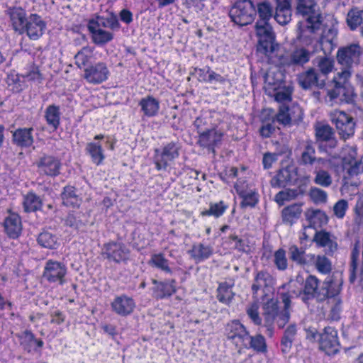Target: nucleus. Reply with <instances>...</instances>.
<instances>
[{
	"mask_svg": "<svg viewBox=\"0 0 363 363\" xmlns=\"http://www.w3.org/2000/svg\"><path fill=\"white\" fill-rule=\"evenodd\" d=\"M297 12L303 16V19L298 23V38L306 45L314 44L315 51L318 47L323 50L324 55L317 56L313 60V64L322 75L326 76L333 72L335 61L327 54L323 46L324 43H327L329 46L328 52H330L336 31L329 29L327 35L323 33V17L314 0H297Z\"/></svg>",
	"mask_w": 363,
	"mask_h": 363,
	"instance_id": "obj_1",
	"label": "nucleus"
},
{
	"mask_svg": "<svg viewBox=\"0 0 363 363\" xmlns=\"http://www.w3.org/2000/svg\"><path fill=\"white\" fill-rule=\"evenodd\" d=\"M361 52V48L357 44H351L338 50L337 62L346 68L337 72L333 80L335 87L328 90L327 95L330 101L350 103L353 101L354 89L349 82L351 77L350 67L359 62Z\"/></svg>",
	"mask_w": 363,
	"mask_h": 363,
	"instance_id": "obj_2",
	"label": "nucleus"
},
{
	"mask_svg": "<svg viewBox=\"0 0 363 363\" xmlns=\"http://www.w3.org/2000/svg\"><path fill=\"white\" fill-rule=\"evenodd\" d=\"M298 281H303V289L298 293V296L305 303L316 299L322 302L333 298L341 291L342 280L336 277H327L319 288V279L314 275H308L303 279L301 276L296 277Z\"/></svg>",
	"mask_w": 363,
	"mask_h": 363,
	"instance_id": "obj_3",
	"label": "nucleus"
},
{
	"mask_svg": "<svg viewBox=\"0 0 363 363\" xmlns=\"http://www.w3.org/2000/svg\"><path fill=\"white\" fill-rule=\"evenodd\" d=\"M290 303L291 296L288 293H279L278 298H271L264 303L263 306L264 326L269 336L273 334L274 321H277L280 328L284 327L289 321Z\"/></svg>",
	"mask_w": 363,
	"mask_h": 363,
	"instance_id": "obj_4",
	"label": "nucleus"
},
{
	"mask_svg": "<svg viewBox=\"0 0 363 363\" xmlns=\"http://www.w3.org/2000/svg\"><path fill=\"white\" fill-rule=\"evenodd\" d=\"M341 169L344 179H358L357 176L363 173V155L357 156L356 147L343 148Z\"/></svg>",
	"mask_w": 363,
	"mask_h": 363,
	"instance_id": "obj_5",
	"label": "nucleus"
},
{
	"mask_svg": "<svg viewBox=\"0 0 363 363\" xmlns=\"http://www.w3.org/2000/svg\"><path fill=\"white\" fill-rule=\"evenodd\" d=\"M255 8L250 0L237 1L229 11L231 21L239 26L250 24L255 19Z\"/></svg>",
	"mask_w": 363,
	"mask_h": 363,
	"instance_id": "obj_6",
	"label": "nucleus"
},
{
	"mask_svg": "<svg viewBox=\"0 0 363 363\" xmlns=\"http://www.w3.org/2000/svg\"><path fill=\"white\" fill-rule=\"evenodd\" d=\"M179 147L174 143H169L162 148H156L153 155L156 169L166 170L170 163L179 156Z\"/></svg>",
	"mask_w": 363,
	"mask_h": 363,
	"instance_id": "obj_7",
	"label": "nucleus"
},
{
	"mask_svg": "<svg viewBox=\"0 0 363 363\" xmlns=\"http://www.w3.org/2000/svg\"><path fill=\"white\" fill-rule=\"evenodd\" d=\"M225 330L227 339L237 347L243 348L248 343L250 333L239 320H234L228 323Z\"/></svg>",
	"mask_w": 363,
	"mask_h": 363,
	"instance_id": "obj_8",
	"label": "nucleus"
},
{
	"mask_svg": "<svg viewBox=\"0 0 363 363\" xmlns=\"http://www.w3.org/2000/svg\"><path fill=\"white\" fill-rule=\"evenodd\" d=\"M330 118L342 138L347 139L354 135L355 123L352 116L342 111L335 110L330 113Z\"/></svg>",
	"mask_w": 363,
	"mask_h": 363,
	"instance_id": "obj_9",
	"label": "nucleus"
},
{
	"mask_svg": "<svg viewBox=\"0 0 363 363\" xmlns=\"http://www.w3.org/2000/svg\"><path fill=\"white\" fill-rule=\"evenodd\" d=\"M110 72L104 62H99L84 68V79L89 84H99L106 81Z\"/></svg>",
	"mask_w": 363,
	"mask_h": 363,
	"instance_id": "obj_10",
	"label": "nucleus"
},
{
	"mask_svg": "<svg viewBox=\"0 0 363 363\" xmlns=\"http://www.w3.org/2000/svg\"><path fill=\"white\" fill-rule=\"evenodd\" d=\"M130 252L128 247L121 242H110L104 244L103 247V254L108 260L115 263L126 261Z\"/></svg>",
	"mask_w": 363,
	"mask_h": 363,
	"instance_id": "obj_11",
	"label": "nucleus"
},
{
	"mask_svg": "<svg viewBox=\"0 0 363 363\" xmlns=\"http://www.w3.org/2000/svg\"><path fill=\"white\" fill-rule=\"evenodd\" d=\"M67 274V267L62 262L49 259L46 262L43 276L49 282L63 284Z\"/></svg>",
	"mask_w": 363,
	"mask_h": 363,
	"instance_id": "obj_12",
	"label": "nucleus"
},
{
	"mask_svg": "<svg viewBox=\"0 0 363 363\" xmlns=\"http://www.w3.org/2000/svg\"><path fill=\"white\" fill-rule=\"evenodd\" d=\"M319 337L320 349L328 355L336 354L339 350L337 332L332 327H326Z\"/></svg>",
	"mask_w": 363,
	"mask_h": 363,
	"instance_id": "obj_13",
	"label": "nucleus"
},
{
	"mask_svg": "<svg viewBox=\"0 0 363 363\" xmlns=\"http://www.w3.org/2000/svg\"><path fill=\"white\" fill-rule=\"evenodd\" d=\"M35 164L41 174L56 177L60 174L61 162L52 155H43L39 157Z\"/></svg>",
	"mask_w": 363,
	"mask_h": 363,
	"instance_id": "obj_14",
	"label": "nucleus"
},
{
	"mask_svg": "<svg viewBox=\"0 0 363 363\" xmlns=\"http://www.w3.org/2000/svg\"><path fill=\"white\" fill-rule=\"evenodd\" d=\"M46 23L38 14H30L26 22L23 33L32 40H38L44 33Z\"/></svg>",
	"mask_w": 363,
	"mask_h": 363,
	"instance_id": "obj_15",
	"label": "nucleus"
},
{
	"mask_svg": "<svg viewBox=\"0 0 363 363\" xmlns=\"http://www.w3.org/2000/svg\"><path fill=\"white\" fill-rule=\"evenodd\" d=\"M256 33L259 38V49L262 48L264 52L272 47L274 35L269 21H257L255 25Z\"/></svg>",
	"mask_w": 363,
	"mask_h": 363,
	"instance_id": "obj_16",
	"label": "nucleus"
},
{
	"mask_svg": "<svg viewBox=\"0 0 363 363\" xmlns=\"http://www.w3.org/2000/svg\"><path fill=\"white\" fill-rule=\"evenodd\" d=\"M135 306L134 299L124 294L116 296L111 303L112 311L121 317H126L133 313Z\"/></svg>",
	"mask_w": 363,
	"mask_h": 363,
	"instance_id": "obj_17",
	"label": "nucleus"
},
{
	"mask_svg": "<svg viewBox=\"0 0 363 363\" xmlns=\"http://www.w3.org/2000/svg\"><path fill=\"white\" fill-rule=\"evenodd\" d=\"M223 132L213 128L199 133L198 143L201 147L208 148L214 152V148L222 140Z\"/></svg>",
	"mask_w": 363,
	"mask_h": 363,
	"instance_id": "obj_18",
	"label": "nucleus"
},
{
	"mask_svg": "<svg viewBox=\"0 0 363 363\" xmlns=\"http://www.w3.org/2000/svg\"><path fill=\"white\" fill-rule=\"evenodd\" d=\"M275 284L274 278L267 271L257 272L254 278V282L252 285V291L255 297L259 290L268 291Z\"/></svg>",
	"mask_w": 363,
	"mask_h": 363,
	"instance_id": "obj_19",
	"label": "nucleus"
},
{
	"mask_svg": "<svg viewBox=\"0 0 363 363\" xmlns=\"http://www.w3.org/2000/svg\"><path fill=\"white\" fill-rule=\"evenodd\" d=\"M300 163L304 165H321L326 167L328 160L323 158H317L315 157V150L314 145L311 143H306L303 147Z\"/></svg>",
	"mask_w": 363,
	"mask_h": 363,
	"instance_id": "obj_20",
	"label": "nucleus"
},
{
	"mask_svg": "<svg viewBox=\"0 0 363 363\" xmlns=\"http://www.w3.org/2000/svg\"><path fill=\"white\" fill-rule=\"evenodd\" d=\"M87 28L91 33L92 42L96 45H104L113 39V33L99 28L96 23H88Z\"/></svg>",
	"mask_w": 363,
	"mask_h": 363,
	"instance_id": "obj_21",
	"label": "nucleus"
},
{
	"mask_svg": "<svg viewBox=\"0 0 363 363\" xmlns=\"http://www.w3.org/2000/svg\"><path fill=\"white\" fill-rule=\"evenodd\" d=\"M155 285L153 288L152 296L157 299H163L170 297L176 292V281L174 279L157 281L153 280Z\"/></svg>",
	"mask_w": 363,
	"mask_h": 363,
	"instance_id": "obj_22",
	"label": "nucleus"
},
{
	"mask_svg": "<svg viewBox=\"0 0 363 363\" xmlns=\"http://www.w3.org/2000/svg\"><path fill=\"white\" fill-rule=\"evenodd\" d=\"M33 131L32 128L16 129L12 133L13 143L21 148L30 147L34 141Z\"/></svg>",
	"mask_w": 363,
	"mask_h": 363,
	"instance_id": "obj_23",
	"label": "nucleus"
},
{
	"mask_svg": "<svg viewBox=\"0 0 363 363\" xmlns=\"http://www.w3.org/2000/svg\"><path fill=\"white\" fill-rule=\"evenodd\" d=\"M298 79L300 86L305 89L324 86V80H320L318 78L315 68H310L306 72L301 73Z\"/></svg>",
	"mask_w": 363,
	"mask_h": 363,
	"instance_id": "obj_24",
	"label": "nucleus"
},
{
	"mask_svg": "<svg viewBox=\"0 0 363 363\" xmlns=\"http://www.w3.org/2000/svg\"><path fill=\"white\" fill-rule=\"evenodd\" d=\"M313 240L318 247H326L327 253H333L337 248L335 237L325 230L317 231Z\"/></svg>",
	"mask_w": 363,
	"mask_h": 363,
	"instance_id": "obj_25",
	"label": "nucleus"
},
{
	"mask_svg": "<svg viewBox=\"0 0 363 363\" xmlns=\"http://www.w3.org/2000/svg\"><path fill=\"white\" fill-rule=\"evenodd\" d=\"M289 259L300 266H311L313 259V254L306 253L305 250L293 245L289 247Z\"/></svg>",
	"mask_w": 363,
	"mask_h": 363,
	"instance_id": "obj_26",
	"label": "nucleus"
},
{
	"mask_svg": "<svg viewBox=\"0 0 363 363\" xmlns=\"http://www.w3.org/2000/svg\"><path fill=\"white\" fill-rule=\"evenodd\" d=\"M301 111L298 106L290 108L286 105H281L277 114V121L284 125L289 124L293 120L296 121L300 117Z\"/></svg>",
	"mask_w": 363,
	"mask_h": 363,
	"instance_id": "obj_27",
	"label": "nucleus"
},
{
	"mask_svg": "<svg viewBox=\"0 0 363 363\" xmlns=\"http://www.w3.org/2000/svg\"><path fill=\"white\" fill-rule=\"evenodd\" d=\"M302 203H296L284 208L281 211V218L284 224L292 225L301 217Z\"/></svg>",
	"mask_w": 363,
	"mask_h": 363,
	"instance_id": "obj_28",
	"label": "nucleus"
},
{
	"mask_svg": "<svg viewBox=\"0 0 363 363\" xmlns=\"http://www.w3.org/2000/svg\"><path fill=\"white\" fill-rule=\"evenodd\" d=\"M143 116L151 118L157 115L160 110L159 101L152 96H147L140 99L138 104Z\"/></svg>",
	"mask_w": 363,
	"mask_h": 363,
	"instance_id": "obj_29",
	"label": "nucleus"
},
{
	"mask_svg": "<svg viewBox=\"0 0 363 363\" xmlns=\"http://www.w3.org/2000/svg\"><path fill=\"white\" fill-rule=\"evenodd\" d=\"M274 18L278 23L285 25L291 21V9L289 0H276Z\"/></svg>",
	"mask_w": 363,
	"mask_h": 363,
	"instance_id": "obj_30",
	"label": "nucleus"
},
{
	"mask_svg": "<svg viewBox=\"0 0 363 363\" xmlns=\"http://www.w3.org/2000/svg\"><path fill=\"white\" fill-rule=\"evenodd\" d=\"M311 58V52L304 48H296L284 61V65L303 66Z\"/></svg>",
	"mask_w": 363,
	"mask_h": 363,
	"instance_id": "obj_31",
	"label": "nucleus"
},
{
	"mask_svg": "<svg viewBox=\"0 0 363 363\" xmlns=\"http://www.w3.org/2000/svg\"><path fill=\"white\" fill-rule=\"evenodd\" d=\"M9 15L14 30L23 33V28L28 18L25 10L21 7H13L10 9Z\"/></svg>",
	"mask_w": 363,
	"mask_h": 363,
	"instance_id": "obj_32",
	"label": "nucleus"
},
{
	"mask_svg": "<svg viewBox=\"0 0 363 363\" xmlns=\"http://www.w3.org/2000/svg\"><path fill=\"white\" fill-rule=\"evenodd\" d=\"M305 216L309 223V227L313 228L322 227L328 220L325 213L319 209H308L306 211Z\"/></svg>",
	"mask_w": 363,
	"mask_h": 363,
	"instance_id": "obj_33",
	"label": "nucleus"
},
{
	"mask_svg": "<svg viewBox=\"0 0 363 363\" xmlns=\"http://www.w3.org/2000/svg\"><path fill=\"white\" fill-rule=\"evenodd\" d=\"M237 193L242 199L240 203L242 208H253L259 201V194L255 189H251L248 191H244L241 186H238Z\"/></svg>",
	"mask_w": 363,
	"mask_h": 363,
	"instance_id": "obj_34",
	"label": "nucleus"
},
{
	"mask_svg": "<svg viewBox=\"0 0 363 363\" xmlns=\"http://www.w3.org/2000/svg\"><path fill=\"white\" fill-rule=\"evenodd\" d=\"M213 252L211 245H206L203 243L195 244L189 251L190 256L196 262H201L209 258Z\"/></svg>",
	"mask_w": 363,
	"mask_h": 363,
	"instance_id": "obj_35",
	"label": "nucleus"
},
{
	"mask_svg": "<svg viewBox=\"0 0 363 363\" xmlns=\"http://www.w3.org/2000/svg\"><path fill=\"white\" fill-rule=\"evenodd\" d=\"M4 228L7 235L12 238H17L21 232V221L16 214H11L4 221Z\"/></svg>",
	"mask_w": 363,
	"mask_h": 363,
	"instance_id": "obj_36",
	"label": "nucleus"
},
{
	"mask_svg": "<svg viewBox=\"0 0 363 363\" xmlns=\"http://www.w3.org/2000/svg\"><path fill=\"white\" fill-rule=\"evenodd\" d=\"M330 164V160H328V163L326 167H323L321 165H315V178L314 182L323 187H328L331 185L333 182V179L329 172L325 169L328 168Z\"/></svg>",
	"mask_w": 363,
	"mask_h": 363,
	"instance_id": "obj_37",
	"label": "nucleus"
},
{
	"mask_svg": "<svg viewBox=\"0 0 363 363\" xmlns=\"http://www.w3.org/2000/svg\"><path fill=\"white\" fill-rule=\"evenodd\" d=\"M86 152L91 157V162L99 166L103 163L105 159L104 150L101 145L98 142H91L87 143Z\"/></svg>",
	"mask_w": 363,
	"mask_h": 363,
	"instance_id": "obj_38",
	"label": "nucleus"
},
{
	"mask_svg": "<svg viewBox=\"0 0 363 363\" xmlns=\"http://www.w3.org/2000/svg\"><path fill=\"white\" fill-rule=\"evenodd\" d=\"M333 135L332 128L328 125H322L316 128V136L318 140L323 143L321 147L326 146L328 143L330 148L335 147L336 140Z\"/></svg>",
	"mask_w": 363,
	"mask_h": 363,
	"instance_id": "obj_39",
	"label": "nucleus"
},
{
	"mask_svg": "<svg viewBox=\"0 0 363 363\" xmlns=\"http://www.w3.org/2000/svg\"><path fill=\"white\" fill-rule=\"evenodd\" d=\"M62 203L67 206L78 207L81 203V199L76 193V189L72 186L64 187L61 194Z\"/></svg>",
	"mask_w": 363,
	"mask_h": 363,
	"instance_id": "obj_40",
	"label": "nucleus"
},
{
	"mask_svg": "<svg viewBox=\"0 0 363 363\" xmlns=\"http://www.w3.org/2000/svg\"><path fill=\"white\" fill-rule=\"evenodd\" d=\"M42 199L35 193L30 191L23 196V206L26 212H34L41 209Z\"/></svg>",
	"mask_w": 363,
	"mask_h": 363,
	"instance_id": "obj_41",
	"label": "nucleus"
},
{
	"mask_svg": "<svg viewBox=\"0 0 363 363\" xmlns=\"http://www.w3.org/2000/svg\"><path fill=\"white\" fill-rule=\"evenodd\" d=\"M296 333L297 328L295 324L290 325L286 328L281 340V350L282 352L287 353L289 352Z\"/></svg>",
	"mask_w": 363,
	"mask_h": 363,
	"instance_id": "obj_42",
	"label": "nucleus"
},
{
	"mask_svg": "<svg viewBox=\"0 0 363 363\" xmlns=\"http://www.w3.org/2000/svg\"><path fill=\"white\" fill-rule=\"evenodd\" d=\"M235 294L233 292L232 286L228 284L226 282L220 283L217 289V299L219 302L229 305L233 297Z\"/></svg>",
	"mask_w": 363,
	"mask_h": 363,
	"instance_id": "obj_43",
	"label": "nucleus"
},
{
	"mask_svg": "<svg viewBox=\"0 0 363 363\" xmlns=\"http://www.w3.org/2000/svg\"><path fill=\"white\" fill-rule=\"evenodd\" d=\"M45 118L47 123L51 126L54 130H57L60 125V108L55 105H50L47 107L45 112Z\"/></svg>",
	"mask_w": 363,
	"mask_h": 363,
	"instance_id": "obj_44",
	"label": "nucleus"
},
{
	"mask_svg": "<svg viewBox=\"0 0 363 363\" xmlns=\"http://www.w3.org/2000/svg\"><path fill=\"white\" fill-rule=\"evenodd\" d=\"M37 241L40 246L48 249H56L60 245L57 237L48 231L40 233Z\"/></svg>",
	"mask_w": 363,
	"mask_h": 363,
	"instance_id": "obj_45",
	"label": "nucleus"
},
{
	"mask_svg": "<svg viewBox=\"0 0 363 363\" xmlns=\"http://www.w3.org/2000/svg\"><path fill=\"white\" fill-rule=\"evenodd\" d=\"M316 270L323 274H328L332 270V263L330 260L325 255H315L313 254V259L311 262Z\"/></svg>",
	"mask_w": 363,
	"mask_h": 363,
	"instance_id": "obj_46",
	"label": "nucleus"
},
{
	"mask_svg": "<svg viewBox=\"0 0 363 363\" xmlns=\"http://www.w3.org/2000/svg\"><path fill=\"white\" fill-rule=\"evenodd\" d=\"M148 264L152 267L160 269L167 274L172 273V271L169 266V260L165 258L163 253H156L152 255Z\"/></svg>",
	"mask_w": 363,
	"mask_h": 363,
	"instance_id": "obj_47",
	"label": "nucleus"
},
{
	"mask_svg": "<svg viewBox=\"0 0 363 363\" xmlns=\"http://www.w3.org/2000/svg\"><path fill=\"white\" fill-rule=\"evenodd\" d=\"M228 208V205L223 201H220L216 203H211L209 208L201 211L202 216H213L219 218L224 214L225 211Z\"/></svg>",
	"mask_w": 363,
	"mask_h": 363,
	"instance_id": "obj_48",
	"label": "nucleus"
},
{
	"mask_svg": "<svg viewBox=\"0 0 363 363\" xmlns=\"http://www.w3.org/2000/svg\"><path fill=\"white\" fill-rule=\"evenodd\" d=\"M93 48L89 46L83 47L74 56L76 65L82 69L86 68L93 55Z\"/></svg>",
	"mask_w": 363,
	"mask_h": 363,
	"instance_id": "obj_49",
	"label": "nucleus"
},
{
	"mask_svg": "<svg viewBox=\"0 0 363 363\" xmlns=\"http://www.w3.org/2000/svg\"><path fill=\"white\" fill-rule=\"evenodd\" d=\"M246 345H247L244 346L243 348H251L257 352H264L267 350L265 338L260 334L256 335L255 336H251L250 335L248 343Z\"/></svg>",
	"mask_w": 363,
	"mask_h": 363,
	"instance_id": "obj_50",
	"label": "nucleus"
},
{
	"mask_svg": "<svg viewBox=\"0 0 363 363\" xmlns=\"http://www.w3.org/2000/svg\"><path fill=\"white\" fill-rule=\"evenodd\" d=\"M360 184L359 179H344L342 177V184L340 188V192L342 196H354L358 193V186Z\"/></svg>",
	"mask_w": 363,
	"mask_h": 363,
	"instance_id": "obj_51",
	"label": "nucleus"
},
{
	"mask_svg": "<svg viewBox=\"0 0 363 363\" xmlns=\"http://www.w3.org/2000/svg\"><path fill=\"white\" fill-rule=\"evenodd\" d=\"M258 21H269L272 17L273 8L269 2L264 1L257 4Z\"/></svg>",
	"mask_w": 363,
	"mask_h": 363,
	"instance_id": "obj_52",
	"label": "nucleus"
},
{
	"mask_svg": "<svg viewBox=\"0 0 363 363\" xmlns=\"http://www.w3.org/2000/svg\"><path fill=\"white\" fill-rule=\"evenodd\" d=\"M362 20L363 11L354 9L350 11L347 13V23L352 30H354L358 26H359L362 23Z\"/></svg>",
	"mask_w": 363,
	"mask_h": 363,
	"instance_id": "obj_53",
	"label": "nucleus"
},
{
	"mask_svg": "<svg viewBox=\"0 0 363 363\" xmlns=\"http://www.w3.org/2000/svg\"><path fill=\"white\" fill-rule=\"evenodd\" d=\"M23 78L27 82H33L35 83H40L43 79L42 74L39 68L35 65L29 66L22 74Z\"/></svg>",
	"mask_w": 363,
	"mask_h": 363,
	"instance_id": "obj_54",
	"label": "nucleus"
},
{
	"mask_svg": "<svg viewBox=\"0 0 363 363\" xmlns=\"http://www.w3.org/2000/svg\"><path fill=\"white\" fill-rule=\"evenodd\" d=\"M299 194L298 189H286L279 191L275 196V201L280 206L284 205L285 201H289L296 199Z\"/></svg>",
	"mask_w": 363,
	"mask_h": 363,
	"instance_id": "obj_55",
	"label": "nucleus"
},
{
	"mask_svg": "<svg viewBox=\"0 0 363 363\" xmlns=\"http://www.w3.org/2000/svg\"><path fill=\"white\" fill-rule=\"evenodd\" d=\"M274 263L277 269L279 271H284L288 267V260L286 255V251L279 248L274 252Z\"/></svg>",
	"mask_w": 363,
	"mask_h": 363,
	"instance_id": "obj_56",
	"label": "nucleus"
},
{
	"mask_svg": "<svg viewBox=\"0 0 363 363\" xmlns=\"http://www.w3.org/2000/svg\"><path fill=\"white\" fill-rule=\"evenodd\" d=\"M229 239L235 243L234 247L238 251L244 253L251 252L252 247L247 240L239 238L236 235H230Z\"/></svg>",
	"mask_w": 363,
	"mask_h": 363,
	"instance_id": "obj_57",
	"label": "nucleus"
},
{
	"mask_svg": "<svg viewBox=\"0 0 363 363\" xmlns=\"http://www.w3.org/2000/svg\"><path fill=\"white\" fill-rule=\"evenodd\" d=\"M18 337L20 340V343L23 347V348L30 352L32 346L33 345V342L35 340L33 333L26 330L21 334L18 335Z\"/></svg>",
	"mask_w": 363,
	"mask_h": 363,
	"instance_id": "obj_58",
	"label": "nucleus"
},
{
	"mask_svg": "<svg viewBox=\"0 0 363 363\" xmlns=\"http://www.w3.org/2000/svg\"><path fill=\"white\" fill-rule=\"evenodd\" d=\"M349 208L348 202L345 199H340L337 201L333 206L334 216L339 218L342 219Z\"/></svg>",
	"mask_w": 363,
	"mask_h": 363,
	"instance_id": "obj_59",
	"label": "nucleus"
},
{
	"mask_svg": "<svg viewBox=\"0 0 363 363\" xmlns=\"http://www.w3.org/2000/svg\"><path fill=\"white\" fill-rule=\"evenodd\" d=\"M65 223L67 225L75 229L78 230L81 228L84 224L80 219V213H69L66 219Z\"/></svg>",
	"mask_w": 363,
	"mask_h": 363,
	"instance_id": "obj_60",
	"label": "nucleus"
},
{
	"mask_svg": "<svg viewBox=\"0 0 363 363\" xmlns=\"http://www.w3.org/2000/svg\"><path fill=\"white\" fill-rule=\"evenodd\" d=\"M247 314L255 325H261L262 318L259 313V306L256 302L252 303L247 307Z\"/></svg>",
	"mask_w": 363,
	"mask_h": 363,
	"instance_id": "obj_61",
	"label": "nucleus"
},
{
	"mask_svg": "<svg viewBox=\"0 0 363 363\" xmlns=\"http://www.w3.org/2000/svg\"><path fill=\"white\" fill-rule=\"evenodd\" d=\"M310 196L315 203H324L326 201L327 193L318 188H312L310 191Z\"/></svg>",
	"mask_w": 363,
	"mask_h": 363,
	"instance_id": "obj_62",
	"label": "nucleus"
},
{
	"mask_svg": "<svg viewBox=\"0 0 363 363\" xmlns=\"http://www.w3.org/2000/svg\"><path fill=\"white\" fill-rule=\"evenodd\" d=\"M276 179L279 186L290 182L292 179L290 170L288 168L281 169L277 174Z\"/></svg>",
	"mask_w": 363,
	"mask_h": 363,
	"instance_id": "obj_63",
	"label": "nucleus"
},
{
	"mask_svg": "<svg viewBox=\"0 0 363 363\" xmlns=\"http://www.w3.org/2000/svg\"><path fill=\"white\" fill-rule=\"evenodd\" d=\"M275 100L281 105H286L287 103L291 101V91L287 89L279 91L275 94Z\"/></svg>",
	"mask_w": 363,
	"mask_h": 363,
	"instance_id": "obj_64",
	"label": "nucleus"
}]
</instances>
